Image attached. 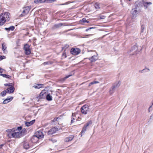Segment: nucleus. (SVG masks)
I'll use <instances>...</instances> for the list:
<instances>
[{
  "instance_id": "obj_36",
  "label": "nucleus",
  "mask_w": 153,
  "mask_h": 153,
  "mask_svg": "<svg viewBox=\"0 0 153 153\" xmlns=\"http://www.w3.org/2000/svg\"><path fill=\"white\" fill-rule=\"evenodd\" d=\"M147 70V71H146V72L149 71V69H143L142 70H141L139 71V72H140V73H142L143 72H144V71L145 70Z\"/></svg>"
},
{
  "instance_id": "obj_50",
  "label": "nucleus",
  "mask_w": 153,
  "mask_h": 153,
  "mask_svg": "<svg viewBox=\"0 0 153 153\" xmlns=\"http://www.w3.org/2000/svg\"><path fill=\"white\" fill-rule=\"evenodd\" d=\"M22 129V127L21 126L18 127L16 129L18 131H19L21 130Z\"/></svg>"
},
{
  "instance_id": "obj_56",
  "label": "nucleus",
  "mask_w": 153,
  "mask_h": 153,
  "mask_svg": "<svg viewBox=\"0 0 153 153\" xmlns=\"http://www.w3.org/2000/svg\"><path fill=\"white\" fill-rule=\"evenodd\" d=\"M91 35H87V36H90Z\"/></svg>"
},
{
  "instance_id": "obj_24",
  "label": "nucleus",
  "mask_w": 153,
  "mask_h": 153,
  "mask_svg": "<svg viewBox=\"0 0 153 153\" xmlns=\"http://www.w3.org/2000/svg\"><path fill=\"white\" fill-rule=\"evenodd\" d=\"M143 3V4L144 6L145 7V9H146L148 8V5L152 4V3L151 2Z\"/></svg>"
},
{
  "instance_id": "obj_49",
  "label": "nucleus",
  "mask_w": 153,
  "mask_h": 153,
  "mask_svg": "<svg viewBox=\"0 0 153 153\" xmlns=\"http://www.w3.org/2000/svg\"><path fill=\"white\" fill-rule=\"evenodd\" d=\"M95 28V27H91L88 28L86 30V31H88V30H89L90 29H93V28Z\"/></svg>"
},
{
  "instance_id": "obj_58",
  "label": "nucleus",
  "mask_w": 153,
  "mask_h": 153,
  "mask_svg": "<svg viewBox=\"0 0 153 153\" xmlns=\"http://www.w3.org/2000/svg\"><path fill=\"white\" fill-rule=\"evenodd\" d=\"M61 4V5H64V4Z\"/></svg>"
},
{
  "instance_id": "obj_13",
  "label": "nucleus",
  "mask_w": 153,
  "mask_h": 153,
  "mask_svg": "<svg viewBox=\"0 0 153 153\" xmlns=\"http://www.w3.org/2000/svg\"><path fill=\"white\" fill-rule=\"evenodd\" d=\"M15 89V88L13 86H12L9 88H7L6 90L8 93L11 94L13 93Z\"/></svg>"
},
{
  "instance_id": "obj_44",
  "label": "nucleus",
  "mask_w": 153,
  "mask_h": 153,
  "mask_svg": "<svg viewBox=\"0 0 153 153\" xmlns=\"http://www.w3.org/2000/svg\"><path fill=\"white\" fill-rule=\"evenodd\" d=\"M69 47V46L68 44H66L63 48H62L63 49H66Z\"/></svg>"
},
{
  "instance_id": "obj_55",
  "label": "nucleus",
  "mask_w": 153,
  "mask_h": 153,
  "mask_svg": "<svg viewBox=\"0 0 153 153\" xmlns=\"http://www.w3.org/2000/svg\"><path fill=\"white\" fill-rule=\"evenodd\" d=\"M55 0H52V1H55Z\"/></svg>"
},
{
  "instance_id": "obj_25",
  "label": "nucleus",
  "mask_w": 153,
  "mask_h": 153,
  "mask_svg": "<svg viewBox=\"0 0 153 153\" xmlns=\"http://www.w3.org/2000/svg\"><path fill=\"white\" fill-rule=\"evenodd\" d=\"M0 76H3L4 77H5L7 79H10L11 78V76L9 75H7L6 74H0Z\"/></svg>"
},
{
  "instance_id": "obj_11",
  "label": "nucleus",
  "mask_w": 153,
  "mask_h": 153,
  "mask_svg": "<svg viewBox=\"0 0 153 153\" xmlns=\"http://www.w3.org/2000/svg\"><path fill=\"white\" fill-rule=\"evenodd\" d=\"M74 74V73H73L72 74H70L60 79L59 80V82L60 83H63L65 81V80L66 79L68 78L71 76H72Z\"/></svg>"
},
{
  "instance_id": "obj_46",
  "label": "nucleus",
  "mask_w": 153,
  "mask_h": 153,
  "mask_svg": "<svg viewBox=\"0 0 153 153\" xmlns=\"http://www.w3.org/2000/svg\"><path fill=\"white\" fill-rule=\"evenodd\" d=\"M81 52L79 48H77V55L79 54Z\"/></svg>"
},
{
  "instance_id": "obj_51",
  "label": "nucleus",
  "mask_w": 153,
  "mask_h": 153,
  "mask_svg": "<svg viewBox=\"0 0 153 153\" xmlns=\"http://www.w3.org/2000/svg\"><path fill=\"white\" fill-rule=\"evenodd\" d=\"M153 102H152V105H151V106H150L149 107V112H150L149 109H150V108H151L152 107V106H153Z\"/></svg>"
},
{
  "instance_id": "obj_15",
  "label": "nucleus",
  "mask_w": 153,
  "mask_h": 153,
  "mask_svg": "<svg viewBox=\"0 0 153 153\" xmlns=\"http://www.w3.org/2000/svg\"><path fill=\"white\" fill-rule=\"evenodd\" d=\"M74 138V136L73 135H70L69 137H66L65 139V141L68 142L71 141Z\"/></svg>"
},
{
  "instance_id": "obj_1",
  "label": "nucleus",
  "mask_w": 153,
  "mask_h": 153,
  "mask_svg": "<svg viewBox=\"0 0 153 153\" xmlns=\"http://www.w3.org/2000/svg\"><path fill=\"white\" fill-rule=\"evenodd\" d=\"M10 14L8 12H5L0 15V26L3 25L6 21H8L10 19Z\"/></svg>"
},
{
  "instance_id": "obj_18",
  "label": "nucleus",
  "mask_w": 153,
  "mask_h": 153,
  "mask_svg": "<svg viewBox=\"0 0 153 153\" xmlns=\"http://www.w3.org/2000/svg\"><path fill=\"white\" fill-rule=\"evenodd\" d=\"M15 29L14 26H11L8 28L6 27L5 28V29L7 31H13Z\"/></svg>"
},
{
  "instance_id": "obj_42",
  "label": "nucleus",
  "mask_w": 153,
  "mask_h": 153,
  "mask_svg": "<svg viewBox=\"0 0 153 153\" xmlns=\"http://www.w3.org/2000/svg\"><path fill=\"white\" fill-rule=\"evenodd\" d=\"M39 3H45L46 1V0H39Z\"/></svg>"
},
{
  "instance_id": "obj_9",
  "label": "nucleus",
  "mask_w": 153,
  "mask_h": 153,
  "mask_svg": "<svg viewBox=\"0 0 153 153\" xmlns=\"http://www.w3.org/2000/svg\"><path fill=\"white\" fill-rule=\"evenodd\" d=\"M137 8H135L132 9L131 11V13L132 15V18H135L136 17L137 15L140 12V11L137 10Z\"/></svg>"
},
{
  "instance_id": "obj_26",
  "label": "nucleus",
  "mask_w": 153,
  "mask_h": 153,
  "mask_svg": "<svg viewBox=\"0 0 153 153\" xmlns=\"http://www.w3.org/2000/svg\"><path fill=\"white\" fill-rule=\"evenodd\" d=\"M115 88L113 86L110 89L109 91L111 94H112L115 91Z\"/></svg>"
},
{
  "instance_id": "obj_2",
  "label": "nucleus",
  "mask_w": 153,
  "mask_h": 153,
  "mask_svg": "<svg viewBox=\"0 0 153 153\" xmlns=\"http://www.w3.org/2000/svg\"><path fill=\"white\" fill-rule=\"evenodd\" d=\"M35 134V135L33 136L31 139V141L33 143H36L38 141V139L42 138L44 137L42 130L37 131Z\"/></svg>"
},
{
  "instance_id": "obj_45",
  "label": "nucleus",
  "mask_w": 153,
  "mask_h": 153,
  "mask_svg": "<svg viewBox=\"0 0 153 153\" xmlns=\"http://www.w3.org/2000/svg\"><path fill=\"white\" fill-rule=\"evenodd\" d=\"M59 118V117H56V118H54L53 120H52V121L53 122H55L56 121H57V120Z\"/></svg>"
},
{
  "instance_id": "obj_12",
  "label": "nucleus",
  "mask_w": 153,
  "mask_h": 153,
  "mask_svg": "<svg viewBox=\"0 0 153 153\" xmlns=\"http://www.w3.org/2000/svg\"><path fill=\"white\" fill-rule=\"evenodd\" d=\"M57 131V130L55 128H51V129H50L48 132V134L49 135H51L55 133L56 131Z\"/></svg>"
},
{
  "instance_id": "obj_35",
  "label": "nucleus",
  "mask_w": 153,
  "mask_h": 153,
  "mask_svg": "<svg viewBox=\"0 0 153 153\" xmlns=\"http://www.w3.org/2000/svg\"><path fill=\"white\" fill-rule=\"evenodd\" d=\"M145 27V25H142L141 26V32L142 33H143V31L144 30Z\"/></svg>"
},
{
  "instance_id": "obj_16",
  "label": "nucleus",
  "mask_w": 153,
  "mask_h": 153,
  "mask_svg": "<svg viewBox=\"0 0 153 153\" xmlns=\"http://www.w3.org/2000/svg\"><path fill=\"white\" fill-rule=\"evenodd\" d=\"M89 21L86 20L85 18H83L82 20L79 21V23L81 24H84L85 23H88Z\"/></svg>"
},
{
  "instance_id": "obj_29",
  "label": "nucleus",
  "mask_w": 153,
  "mask_h": 153,
  "mask_svg": "<svg viewBox=\"0 0 153 153\" xmlns=\"http://www.w3.org/2000/svg\"><path fill=\"white\" fill-rule=\"evenodd\" d=\"M7 93V90H4L1 93V96L2 97H4L6 95Z\"/></svg>"
},
{
  "instance_id": "obj_52",
  "label": "nucleus",
  "mask_w": 153,
  "mask_h": 153,
  "mask_svg": "<svg viewBox=\"0 0 153 153\" xmlns=\"http://www.w3.org/2000/svg\"><path fill=\"white\" fill-rule=\"evenodd\" d=\"M4 70V69L1 68L0 67V71H3Z\"/></svg>"
},
{
  "instance_id": "obj_10",
  "label": "nucleus",
  "mask_w": 153,
  "mask_h": 153,
  "mask_svg": "<svg viewBox=\"0 0 153 153\" xmlns=\"http://www.w3.org/2000/svg\"><path fill=\"white\" fill-rule=\"evenodd\" d=\"M14 131V128H13L12 129H8L6 130L7 132V135L8 137L10 138L13 137V132Z\"/></svg>"
},
{
  "instance_id": "obj_5",
  "label": "nucleus",
  "mask_w": 153,
  "mask_h": 153,
  "mask_svg": "<svg viewBox=\"0 0 153 153\" xmlns=\"http://www.w3.org/2000/svg\"><path fill=\"white\" fill-rule=\"evenodd\" d=\"M47 89V88H46L40 93L38 98L39 99H42L45 98L47 94L46 92H45Z\"/></svg>"
},
{
  "instance_id": "obj_60",
  "label": "nucleus",
  "mask_w": 153,
  "mask_h": 153,
  "mask_svg": "<svg viewBox=\"0 0 153 153\" xmlns=\"http://www.w3.org/2000/svg\"><path fill=\"white\" fill-rule=\"evenodd\" d=\"M1 149V147H0V149Z\"/></svg>"
},
{
  "instance_id": "obj_19",
  "label": "nucleus",
  "mask_w": 153,
  "mask_h": 153,
  "mask_svg": "<svg viewBox=\"0 0 153 153\" xmlns=\"http://www.w3.org/2000/svg\"><path fill=\"white\" fill-rule=\"evenodd\" d=\"M43 85V84H38L35 85L34 86H33V87H34L36 89H39L41 88H42Z\"/></svg>"
},
{
  "instance_id": "obj_28",
  "label": "nucleus",
  "mask_w": 153,
  "mask_h": 153,
  "mask_svg": "<svg viewBox=\"0 0 153 153\" xmlns=\"http://www.w3.org/2000/svg\"><path fill=\"white\" fill-rule=\"evenodd\" d=\"M2 50L3 51H4L6 50V49L7 48V46H6V44L5 43H3L2 44Z\"/></svg>"
},
{
  "instance_id": "obj_30",
  "label": "nucleus",
  "mask_w": 153,
  "mask_h": 153,
  "mask_svg": "<svg viewBox=\"0 0 153 153\" xmlns=\"http://www.w3.org/2000/svg\"><path fill=\"white\" fill-rule=\"evenodd\" d=\"M63 24L62 23H60L58 24H56L54 25V27L56 28H59Z\"/></svg>"
},
{
  "instance_id": "obj_3",
  "label": "nucleus",
  "mask_w": 153,
  "mask_h": 153,
  "mask_svg": "<svg viewBox=\"0 0 153 153\" xmlns=\"http://www.w3.org/2000/svg\"><path fill=\"white\" fill-rule=\"evenodd\" d=\"M26 130L25 129H23L21 131H17L16 130L14 129L13 137L15 138H19L24 135V131Z\"/></svg>"
},
{
  "instance_id": "obj_7",
  "label": "nucleus",
  "mask_w": 153,
  "mask_h": 153,
  "mask_svg": "<svg viewBox=\"0 0 153 153\" xmlns=\"http://www.w3.org/2000/svg\"><path fill=\"white\" fill-rule=\"evenodd\" d=\"M31 6H27L24 8V10L22 12V13L20 15L21 16H23L28 13L31 9Z\"/></svg>"
},
{
  "instance_id": "obj_20",
  "label": "nucleus",
  "mask_w": 153,
  "mask_h": 153,
  "mask_svg": "<svg viewBox=\"0 0 153 153\" xmlns=\"http://www.w3.org/2000/svg\"><path fill=\"white\" fill-rule=\"evenodd\" d=\"M46 99L49 101H51L52 100V97L50 95V94H48L46 95Z\"/></svg>"
},
{
  "instance_id": "obj_47",
  "label": "nucleus",
  "mask_w": 153,
  "mask_h": 153,
  "mask_svg": "<svg viewBox=\"0 0 153 153\" xmlns=\"http://www.w3.org/2000/svg\"><path fill=\"white\" fill-rule=\"evenodd\" d=\"M105 16H100V18L101 19H105Z\"/></svg>"
},
{
  "instance_id": "obj_57",
  "label": "nucleus",
  "mask_w": 153,
  "mask_h": 153,
  "mask_svg": "<svg viewBox=\"0 0 153 153\" xmlns=\"http://www.w3.org/2000/svg\"><path fill=\"white\" fill-rule=\"evenodd\" d=\"M36 139H34V141H36Z\"/></svg>"
},
{
  "instance_id": "obj_17",
  "label": "nucleus",
  "mask_w": 153,
  "mask_h": 153,
  "mask_svg": "<svg viewBox=\"0 0 153 153\" xmlns=\"http://www.w3.org/2000/svg\"><path fill=\"white\" fill-rule=\"evenodd\" d=\"M35 120H33L29 122H26L25 125L27 126H29L33 124L35 122Z\"/></svg>"
},
{
  "instance_id": "obj_48",
  "label": "nucleus",
  "mask_w": 153,
  "mask_h": 153,
  "mask_svg": "<svg viewBox=\"0 0 153 153\" xmlns=\"http://www.w3.org/2000/svg\"><path fill=\"white\" fill-rule=\"evenodd\" d=\"M39 0H35L34 1V2L36 4L39 3Z\"/></svg>"
},
{
  "instance_id": "obj_39",
  "label": "nucleus",
  "mask_w": 153,
  "mask_h": 153,
  "mask_svg": "<svg viewBox=\"0 0 153 153\" xmlns=\"http://www.w3.org/2000/svg\"><path fill=\"white\" fill-rule=\"evenodd\" d=\"M50 63H51L49 61H48V62H44L43 63V64L44 65H46L49 64H50Z\"/></svg>"
},
{
  "instance_id": "obj_14",
  "label": "nucleus",
  "mask_w": 153,
  "mask_h": 153,
  "mask_svg": "<svg viewBox=\"0 0 153 153\" xmlns=\"http://www.w3.org/2000/svg\"><path fill=\"white\" fill-rule=\"evenodd\" d=\"M89 59L91 62H94L95 61L98 59V57L97 55H94L92 57L89 58Z\"/></svg>"
},
{
  "instance_id": "obj_6",
  "label": "nucleus",
  "mask_w": 153,
  "mask_h": 153,
  "mask_svg": "<svg viewBox=\"0 0 153 153\" xmlns=\"http://www.w3.org/2000/svg\"><path fill=\"white\" fill-rule=\"evenodd\" d=\"M89 107L87 105H83L81 108V111L83 114H86L89 110Z\"/></svg>"
},
{
  "instance_id": "obj_37",
  "label": "nucleus",
  "mask_w": 153,
  "mask_h": 153,
  "mask_svg": "<svg viewBox=\"0 0 153 153\" xmlns=\"http://www.w3.org/2000/svg\"><path fill=\"white\" fill-rule=\"evenodd\" d=\"M99 83V82H98V81H93V82H91V83H90L89 84V86H91V85H93V84H96V83Z\"/></svg>"
},
{
  "instance_id": "obj_54",
  "label": "nucleus",
  "mask_w": 153,
  "mask_h": 153,
  "mask_svg": "<svg viewBox=\"0 0 153 153\" xmlns=\"http://www.w3.org/2000/svg\"><path fill=\"white\" fill-rule=\"evenodd\" d=\"M3 71H0V73H2L3 72Z\"/></svg>"
},
{
  "instance_id": "obj_31",
  "label": "nucleus",
  "mask_w": 153,
  "mask_h": 153,
  "mask_svg": "<svg viewBox=\"0 0 153 153\" xmlns=\"http://www.w3.org/2000/svg\"><path fill=\"white\" fill-rule=\"evenodd\" d=\"M120 82H117L115 83L114 85L113 86L114 87L116 88H117L120 85Z\"/></svg>"
},
{
  "instance_id": "obj_32",
  "label": "nucleus",
  "mask_w": 153,
  "mask_h": 153,
  "mask_svg": "<svg viewBox=\"0 0 153 153\" xmlns=\"http://www.w3.org/2000/svg\"><path fill=\"white\" fill-rule=\"evenodd\" d=\"M92 121L91 120H90L89 121H88L86 124V125H85V126L86 127H87L88 126L90 125H91L92 124Z\"/></svg>"
},
{
  "instance_id": "obj_59",
  "label": "nucleus",
  "mask_w": 153,
  "mask_h": 153,
  "mask_svg": "<svg viewBox=\"0 0 153 153\" xmlns=\"http://www.w3.org/2000/svg\"><path fill=\"white\" fill-rule=\"evenodd\" d=\"M135 54V53H134L133 54V55H134V54Z\"/></svg>"
},
{
  "instance_id": "obj_43",
  "label": "nucleus",
  "mask_w": 153,
  "mask_h": 153,
  "mask_svg": "<svg viewBox=\"0 0 153 153\" xmlns=\"http://www.w3.org/2000/svg\"><path fill=\"white\" fill-rule=\"evenodd\" d=\"M8 102H9L6 99L3 101V103L5 104H7Z\"/></svg>"
},
{
  "instance_id": "obj_53",
  "label": "nucleus",
  "mask_w": 153,
  "mask_h": 153,
  "mask_svg": "<svg viewBox=\"0 0 153 153\" xmlns=\"http://www.w3.org/2000/svg\"><path fill=\"white\" fill-rule=\"evenodd\" d=\"M4 146L3 144H1V145H0V147H1V148L2 146Z\"/></svg>"
},
{
  "instance_id": "obj_34",
  "label": "nucleus",
  "mask_w": 153,
  "mask_h": 153,
  "mask_svg": "<svg viewBox=\"0 0 153 153\" xmlns=\"http://www.w3.org/2000/svg\"><path fill=\"white\" fill-rule=\"evenodd\" d=\"M134 50H135V52H136V51L137 50V48L135 45L133 46L131 48V51H133Z\"/></svg>"
},
{
  "instance_id": "obj_41",
  "label": "nucleus",
  "mask_w": 153,
  "mask_h": 153,
  "mask_svg": "<svg viewBox=\"0 0 153 153\" xmlns=\"http://www.w3.org/2000/svg\"><path fill=\"white\" fill-rule=\"evenodd\" d=\"M13 99V97H11L10 98H7L6 99V100H7L9 102H10Z\"/></svg>"
},
{
  "instance_id": "obj_22",
  "label": "nucleus",
  "mask_w": 153,
  "mask_h": 153,
  "mask_svg": "<svg viewBox=\"0 0 153 153\" xmlns=\"http://www.w3.org/2000/svg\"><path fill=\"white\" fill-rule=\"evenodd\" d=\"M70 52L72 54H76V51L75 48H72Z\"/></svg>"
},
{
  "instance_id": "obj_27",
  "label": "nucleus",
  "mask_w": 153,
  "mask_h": 153,
  "mask_svg": "<svg viewBox=\"0 0 153 153\" xmlns=\"http://www.w3.org/2000/svg\"><path fill=\"white\" fill-rule=\"evenodd\" d=\"M74 117H76V114L75 113H73L72 114V117L71 118V123H74V122L75 120V118Z\"/></svg>"
},
{
  "instance_id": "obj_21",
  "label": "nucleus",
  "mask_w": 153,
  "mask_h": 153,
  "mask_svg": "<svg viewBox=\"0 0 153 153\" xmlns=\"http://www.w3.org/2000/svg\"><path fill=\"white\" fill-rule=\"evenodd\" d=\"M135 4L137 5V7H139L141 6L142 3L141 1L138 0L136 2Z\"/></svg>"
},
{
  "instance_id": "obj_8",
  "label": "nucleus",
  "mask_w": 153,
  "mask_h": 153,
  "mask_svg": "<svg viewBox=\"0 0 153 153\" xmlns=\"http://www.w3.org/2000/svg\"><path fill=\"white\" fill-rule=\"evenodd\" d=\"M24 50L25 51V53L27 55L30 54L31 53L30 49V46L28 44H26L24 45Z\"/></svg>"
},
{
  "instance_id": "obj_4",
  "label": "nucleus",
  "mask_w": 153,
  "mask_h": 153,
  "mask_svg": "<svg viewBox=\"0 0 153 153\" xmlns=\"http://www.w3.org/2000/svg\"><path fill=\"white\" fill-rule=\"evenodd\" d=\"M31 140L29 141H24L23 142V147L24 149H27L30 148H32V145L31 144Z\"/></svg>"
},
{
  "instance_id": "obj_33",
  "label": "nucleus",
  "mask_w": 153,
  "mask_h": 153,
  "mask_svg": "<svg viewBox=\"0 0 153 153\" xmlns=\"http://www.w3.org/2000/svg\"><path fill=\"white\" fill-rule=\"evenodd\" d=\"M94 7L96 9H98L100 8L99 4L97 3H96L95 4Z\"/></svg>"
},
{
  "instance_id": "obj_23",
  "label": "nucleus",
  "mask_w": 153,
  "mask_h": 153,
  "mask_svg": "<svg viewBox=\"0 0 153 153\" xmlns=\"http://www.w3.org/2000/svg\"><path fill=\"white\" fill-rule=\"evenodd\" d=\"M87 127L85 126H84L81 132V136H82V135L83 134H84L85 133V131L86 130Z\"/></svg>"
},
{
  "instance_id": "obj_38",
  "label": "nucleus",
  "mask_w": 153,
  "mask_h": 153,
  "mask_svg": "<svg viewBox=\"0 0 153 153\" xmlns=\"http://www.w3.org/2000/svg\"><path fill=\"white\" fill-rule=\"evenodd\" d=\"M12 85H13V84L12 83H6V84H4V85L5 86H10V87H11L12 86Z\"/></svg>"
},
{
  "instance_id": "obj_40",
  "label": "nucleus",
  "mask_w": 153,
  "mask_h": 153,
  "mask_svg": "<svg viewBox=\"0 0 153 153\" xmlns=\"http://www.w3.org/2000/svg\"><path fill=\"white\" fill-rule=\"evenodd\" d=\"M6 57L4 56H1L0 55V60H1L3 59H4Z\"/></svg>"
}]
</instances>
